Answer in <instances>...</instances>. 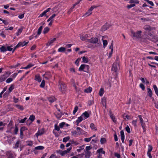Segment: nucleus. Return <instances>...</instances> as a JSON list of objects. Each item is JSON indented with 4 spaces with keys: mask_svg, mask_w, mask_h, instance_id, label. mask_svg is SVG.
<instances>
[{
    "mask_svg": "<svg viewBox=\"0 0 158 158\" xmlns=\"http://www.w3.org/2000/svg\"><path fill=\"white\" fill-rule=\"evenodd\" d=\"M59 90L63 93H64L66 91V85L64 83L60 81L59 83Z\"/></svg>",
    "mask_w": 158,
    "mask_h": 158,
    "instance_id": "obj_1",
    "label": "nucleus"
},
{
    "mask_svg": "<svg viewBox=\"0 0 158 158\" xmlns=\"http://www.w3.org/2000/svg\"><path fill=\"white\" fill-rule=\"evenodd\" d=\"M131 33L132 35V36L133 37H135L136 38H141V33H142V31H138L136 32H135L133 31H131Z\"/></svg>",
    "mask_w": 158,
    "mask_h": 158,
    "instance_id": "obj_2",
    "label": "nucleus"
},
{
    "mask_svg": "<svg viewBox=\"0 0 158 158\" xmlns=\"http://www.w3.org/2000/svg\"><path fill=\"white\" fill-rule=\"evenodd\" d=\"M119 69V64L117 63H114L113 64V67L112 68V70L116 72Z\"/></svg>",
    "mask_w": 158,
    "mask_h": 158,
    "instance_id": "obj_3",
    "label": "nucleus"
},
{
    "mask_svg": "<svg viewBox=\"0 0 158 158\" xmlns=\"http://www.w3.org/2000/svg\"><path fill=\"white\" fill-rule=\"evenodd\" d=\"M76 129L77 131V135H84L86 133L79 127H77Z\"/></svg>",
    "mask_w": 158,
    "mask_h": 158,
    "instance_id": "obj_4",
    "label": "nucleus"
},
{
    "mask_svg": "<svg viewBox=\"0 0 158 158\" xmlns=\"http://www.w3.org/2000/svg\"><path fill=\"white\" fill-rule=\"evenodd\" d=\"M89 66L88 65L82 64L79 68V70L80 71H84V72H86L84 70V69L85 68H86L87 70H89Z\"/></svg>",
    "mask_w": 158,
    "mask_h": 158,
    "instance_id": "obj_5",
    "label": "nucleus"
},
{
    "mask_svg": "<svg viewBox=\"0 0 158 158\" xmlns=\"http://www.w3.org/2000/svg\"><path fill=\"white\" fill-rule=\"evenodd\" d=\"M28 42H26L25 41H24L23 42H20L16 45V48H19L20 46L23 47L27 45Z\"/></svg>",
    "mask_w": 158,
    "mask_h": 158,
    "instance_id": "obj_6",
    "label": "nucleus"
},
{
    "mask_svg": "<svg viewBox=\"0 0 158 158\" xmlns=\"http://www.w3.org/2000/svg\"><path fill=\"white\" fill-rule=\"evenodd\" d=\"M8 72H6L5 73L1 76H0V82H2L4 81L5 79L7 78V77H6V75L7 74Z\"/></svg>",
    "mask_w": 158,
    "mask_h": 158,
    "instance_id": "obj_7",
    "label": "nucleus"
},
{
    "mask_svg": "<svg viewBox=\"0 0 158 158\" xmlns=\"http://www.w3.org/2000/svg\"><path fill=\"white\" fill-rule=\"evenodd\" d=\"M88 36V35L86 34H82L80 36V39L82 41H87L88 40L87 39Z\"/></svg>",
    "mask_w": 158,
    "mask_h": 158,
    "instance_id": "obj_8",
    "label": "nucleus"
},
{
    "mask_svg": "<svg viewBox=\"0 0 158 158\" xmlns=\"http://www.w3.org/2000/svg\"><path fill=\"white\" fill-rule=\"evenodd\" d=\"M111 26L109 24H105L104 25L101 29V31H104L106 30L107 29H108L109 27Z\"/></svg>",
    "mask_w": 158,
    "mask_h": 158,
    "instance_id": "obj_9",
    "label": "nucleus"
},
{
    "mask_svg": "<svg viewBox=\"0 0 158 158\" xmlns=\"http://www.w3.org/2000/svg\"><path fill=\"white\" fill-rule=\"evenodd\" d=\"M44 133V129H42L41 130H39L35 134L36 136L38 137L39 135H40L43 134Z\"/></svg>",
    "mask_w": 158,
    "mask_h": 158,
    "instance_id": "obj_10",
    "label": "nucleus"
},
{
    "mask_svg": "<svg viewBox=\"0 0 158 158\" xmlns=\"http://www.w3.org/2000/svg\"><path fill=\"white\" fill-rule=\"evenodd\" d=\"M98 39L97 38H92L90 40H88L87 41L93 44H95L98 42Z\"/></svg>",
    "mask_w": 158,
    "mask_h": 158,
    "instance_id": "obj_11",
    "label": "nucleus"
},
{
    "mask_svg": "<svg viewBox=\"0 0 158 158\" xmlns=\"http://www.w3.org/2000/svg\"><path fill=\"white\" fill-rule=\"evenodd\" d=\"M109 48L111 49V51L109 53V57L110 58L112 56L113 51V42L111 44Z\"/></svg>",
    "mask_w": 158,
    "mask_h": 158,
    "instance_id": "obj_12",
    "label": "nucleus"
},
{
    "mask_svg": "<svg viewBox=\"0 0 158 158\" xmlns=\"http://www.w3.org/2000/svg\"><path fill=\"white\" fill-rule=\"evenodd\" d=\"M81 115L83 118L84 120L88 118L89 116V114L87 111H85Z\"/></svg>",
    "mask_w": 158,
    "mask_h": 158,
    "instance_id": "obj_13",
    "label": "nucleus"
},
{
    "mask_svg": "<svg viewBox=\"0 0 158 158\" xmlns=\"http://www.w3.org/2000/svg\"><path fill=\"white\" fill-rule=\"evenodd\" d=\"M56 40V38H54L53 39H51L49 41L48 43H47V46H48L51 45Z\"/></svg>",
    "mask_w": 158,
    "mask_h": 158,
    "instance_id": "obj_14",
    "label": "nucleus"
},
{
    "mask_svg": "<svg viewBox=\"0 0 158 158\" xmlns=\"http://www.w3.org/2000/svg\"><path fill=\"white\" fill-rule=\"evenodd\" d=\"M110 117L114 123H116V120H115V117L114 116V115L112 114V112L110 111Z\"/></svg>",
    "mask_w": 158,
    "mask_h": 158,
    "instance_id": "obj_15",
    "label": "nucleus"
},
{
    "mask_svg": "<svg viewBox=\"0 0 158 158\" xmlns=\"http://www.w3.org/2000/svg\"><path fill=\"white\" fill-rule=\"evenodd\" d=\"M6 155L7 156V158H13V154L10 151H8L6 152Z\"/></svg>",
    "mask_w": 158,
    "mask_h": 158,
    "instance_id": "obj_16",
    "label": "nucleus"
},
{
    "mask_svg": "<svg viewBox=\"0 0 158 158\" xmlns=\"http://www.w3.org/2000/svg\"><path fill=\"white\" fill-rule=\"evenodd\" d=\"M120 135L121 136V139L122 143H124V140L125 136L124 135V132L122 130L120 131Z\"/></svg>",
    "mask_w": 158,
    "mask_h": 158,
    "instance_id": "obj_17",
    "label": "nucleus"
},
{
    "mask_svg": "<svg viewBox=\"0 0 158 158\" xmlns=\"http://www.w3.org/2000/svg\"><path fill=\"white\" fill-rule=\"evenodd\" d=\"M143 28L145 30L147 31H150L152 30V28L150 26L148 25H146L144 26Z\"/></svg>",
    "mask_w": 158,
    "mask_h": 158,
    "instance_id": "obj_18",
    "label": "nucleus"
},
{
    "mask_svg": "<svg viewBox=\"0 0 158 158\" xmlns=\"http://www.w3.org/2000/svg\"><path fill=\"white\" fill-rule=\"evenodd\" d=\"M148 95L151 98L152 96V91L151 89L149 88H148L147 89Z\"/></svg>",
    "mask_w": 158,
    "mask_h": 158,
    "instance_id": "obj_19",
    "label": "nucleus"
},
{
    "mask_svg": "<svg viewBox=\"0 0 158 158\" xmlns=\"http://www.w3.org/2000/svg\"><path fill=\"white\" fill-rule=\"evenodd\" d=\"M83 119V118L81 115V116L78 118L77 119L76 121V122L77 123H80L82 121Z\"/></svg>",
    "mask_w": 158,
    "mask_h": 158,
    "instance_id": "obj_20",
    "label": "nucleus"
},
{
    "mask_svg": "<svg viewBox=\"0 0 158 158\" xmlns=\"http://www.w3.org/2000/svg\"><path fill=\"white\" fill-rule=\"evenodd\" d=\"M35 80L38 82H40L41 81V79L39 75H36L35 76Z\"/></svg>",
    "mask_w": 158,
    "mask_h": 158,
    "instance_id": "obj_21",
    "label": "nucleus"
},
{
    "mask_svg": "<svg viewBox=\"0 0 158 158\" xmlns=\"http://www.w3.org/2000/svg\"><path fill=\"white\" fill-rule=\"evenodd\" d=\"M90 127L92 130H93L95 131H96L97 130L96 126L93 123H91L90 125Z\"/></svg>",
    "mask_w": 158,
    "mask_h": 158,
    "instance_id": "obj_22",
    "label": "nucleus"
},
{
    "mask_svg": "<svg viewBox=\"0 0 158 158\" xmlns=\"http://www.w3.org/2000/svg\"><path fill=\"white\" fill-rule=\"evenodd\" d=\"M20 143V140H18L15 144V146L14 147L15 148L17 149L19 147V145Z\"/></svg>",
    "mask_w": 158,
    "mask_h": 158,
    "instance_id": "obj_23",
    "label": "nucleus"
},
{
    "mask_svg": "<svg viewBox=\"0 0 158 158\" xmlns=\"http://www.w3.org/2000/svg\"><path fill=\"white\" fill-rule=\"evenodd\" d=\"M91 152L90 151H85V157L89 158L90 156Z\"/></svg>",
    "mask_w": 158,
    "mask_h": 158,
    "instance_id": "obj_24",
    "label": "nucleus"
},
{
    "mask_svg": "<svg viewBox=\"0 0 158 158\" xmlns=\"http://www.w3.org/2000/svg\"><path fill=\"white\" fill-rule=\"evenodd\" d=\"M103 38H104V37L102 36V41H103V47H104V48H105L106 47V45L107 44V41L106 40H104L103 39Z\"/></svg>",
    "mask_w": 158,
    "mask_h": 158,
    "instance_id": "obj_25",
    "label": "nucleus"
},
{
    "mask_svg": "<svg viewBox=\"0 0 158 158\" xmlns=\"http://www.w3.org/2000/svg\"><path fill=\"white\" fill-rule=\"evenodd\" d=\"M153 88L154 89L155 93L158 96V89L155 85H153Z\"/></svg>",
    "mask_w": 158,
    "mask_h": 158,
    "instance_id": "obj_26",
    "label": "nucleus"
},
{
    "mask_svg": "<svg viewBox=\"0 0 158 158\" xmlns=\"http://www.w3.org/2000/svg\"><path fill=\"white\" fill-rule=\"evenodd\" d=\"M48 100L50 102L52 103L56 100V99L54 97H51L48 98Z\"/></svg>",
    "mask_w": 158,
    "mask_h": 158,
    "instance_id": "obj_27",
    "label": "nucleus"
},
{
    "mask_svg": "<svg viewBox=\"0 0 158 158\" xmlns=\"http://www.w3.org/2000/svg\"><path fill=\"white\" fill-rule=\"evenodd\" d=\"M0 50L1 52H4L7 51L6 48L4 46H2L0 48Z\"/></svg>",
    "mask_w": 158,
    "mask_h": 158,
    "instance_id": "obj_28",
    "label": "nucleus"
},
{
    "mask_svg": "<svg viewBox=\"0 0 158 158\" xmlns=\"http://www.w3.org/2000/svg\"><path fill=\"white\" fill-rule=\"evenodd\" d=\"M92 90V88L90 87H89L88 88L84 90V92L87 93H89L91 92Z\"/></svg>",
    "mask_w": 158,
    "mask_h": 158,
    "instance_id": "obj_29",
    "label": "nucleus"
},
{
    "mask_svg": "<svg viewBox=\"0 0 158 158\" xmlns=\"http://www.w3.org/2000/svg\"><path fill=\"white\" fill-rule=\"evenodd\" d=\"M65 48L61 47L58 49V51L59 52H64L65 51Z\"/></svg>",
    "mask_w": 158,
    "mask_h": 158,
    "instance_id": "obj_30",
    "label": "nucleus"
},
{
    "mask_svg": "<svg viewBox=\"0 0 158 158\" xmlns=\"http://www.w3.org/2000/svg\"><path fill=\"white\" fill-rule=\"evenodd\" d=\"M82 61L84 63H87L88 62V58H86L85 56H84L82 57Z\"/></svg>",
    "mask_w": 158,
    "mask_h": 158,
    "instance_id": "obj_31",
    "label": "nucleus"
},
{
    "mask_svg": "<svg viewBox=\"0 0 158 158\" xmlns=\"http://www.w3.org/2000/svg\"><path fill=\"white\" fill-rule=\"evenodd\" d=\"M141 124V126H142V127L143 130V132H145V131H146V129L145 128L146 127V126H145V123L143 122H142V123H140Z\"/></svg>",
    "mask_w": 158,
    "mask_h": 158,
    "instance_id": "obj_32",
    "label": "nucleus"
},
{
    "mask_svg": "<svg viewBox=\"0 0 158 158\" xmlns=\"http://www.w3.org/2000/svg\"><path fill=\"white\" fill-rule=\"evenodd\" d=\"M43 28L42 26H41L39 28L37 31V35H40L41 34L42 31V29Z\"/></svg>",
    "mask_w": 158,
    "mask_h": 158,
    "instance_id": "obj_33",
    "label": "nucleus"
},
{
    "mask_svg": "<svg viewBox=\"0 0 158 158\" xmlns=\"http://www.w3.org/2000/svg\"><path fill=\"white\" fill-rule=\"evenodd\" d=\"M35 117L34 116V115H31L30 116V117L29 118V119H28L27 121H28L29 120H30L31 121V122H32L34 121V120L35 119Z\"/></svg>",
    "mask_w": 158,
    "mask_h": 158,
    "instance_id": "obj_34",
    "label": "nucleus"
},
{
    "mask_svg": "<svg viewBox=\"0 0 158 158\" xmlns=\"http://www.w3.org/2000/svg\"><path fill=\"white\" fill-rule=\"evenodd\" d=\"M80 2V1H78L77 2H76L73 5V6L71 7V8L70 9V11H72L73 9V8H74V7H75V6L77 5Z\"/></svg>",
    "mask_w": 158,
    "mask_h": 158,
    "instance_id": "obj_35",
    "label": "nucleus"
},
{
    "mask_svg": "<svg viewBox=\"0 0 158 158\" xmlns=\"http://www.w3.org/2000/svg\"><path fill=\"white\" fill-rule=\"evenodd\" d=\"M15 106L18 109L21 110H23L24 109L23 107L22 106H21L20 105H16Z\"/></svg>",
    "mask_w": 158,
    "mask_h": 158,
    "instance_id": "obj_36",
    "label": "nucleus"
},
{
    "mask_svg": "<svg viewBox=\"0 0 158 158\" xmlns=\"http://www.w3.org/2000/svg\"><path fill=\"white\" fill-rule=\"evenodd\" d=\"M44 147L42 146H39L37 147H36L35 148V150H42L44 149Z\"/></svg>",
    "mask_w": 158,
    "mask_h": 158,
    "instance_id": "obj_37",
    "label": "nucleus"
},
{
    "mask_svg": "<svg viewBox=\"0 0 158 158\" xmlns=\"http://www.w3.org/2000/svg\"><path fill=\"white\" fill-rule=\"evenodd\" d=\"M45 85V82L44 80H43L40 85V86L41 88H44Z\"/></svg>",
    "mask_w": 158,
    "mask_h": 158,
    "instance_id": "obj_38",
    "label": "nucleus"
},
{
    "mask_svg": "<svg viewBox=\"0 0 158 158\" xmlns=\"http://www.w3.org/2000/svg\"><path fill=\"white\" fill-rule=\"evenodd\" d=\"M78 109V107L77 106H76L74 108V110L73 111V114H75L76 113Z\"/></svg>",
    "mask_w": 158,
    "mask_h": 158,
    "instance_id": "obj_39",
    "label": "nucleus"
},
{
    "mask_svg": "<svg viewBox=\"0 0 158 158\" xmlns=\"http://www.w3.org/2000/svg\"><path fill=\"white\" fill-rule=\"evenodd\" d=\"M49 28L48 27H46L45 28L44 30V31H43V32L44 34H45V33H47L48 31H49Z\"/></svg>",
    "mask_w": 158,
    "mask_h": 158,
    "instance_id": "obj_40",
    "label": "nucleus"
},
{
    "mask_svg": "<svg viewBox=\"0 0 158 158\" xmlns=\"http://www.w3.org/2000/svg\"><path fill=\"white\" fill-rule=\"evenodd\" d=\"M92 14V12L91 11H90L89 10H88V11L86 12L84 15V16H88L89 15H91Z\"/></svg>",
    "mask_w": 158,
    "mask_h": 158,
    "instance_id": "obj_41",
    "label": "nucleus"
},
{
    "mask_svg": "<svg viewBox=\"0 0 158 158\" xmlns=\"http://www.w3.org/2000/svg\"><path fill=\"white\" fill-rule=\"evenodd\" d=\"M97 152L99 153H102L103 154H105V152L103 150V148H102L97 150Z\"/></svg>",
    "mask_w": 158,
    "mask_h": 158,
    "instance_id": "obj_42",
    "label": "nucleus"
},
{
    "mask_svg": "<svg viewBox=\"0 0 158 158\" xmlns=\"http://www.w3.org/2000/svg\"><path fill=\"white\" fill-rule=\"evenodd\" d=\"M69 139L70 137L69 136L66 137L63 139V141L64 142H66Z\"/></svg>",
    "mask_w": 158,
    "mask_h": 158,
    "instance_id": "obj_43",
    "label": "nucleus"
},
{
    "mask_svg": "<svg viewBox=\"0 0 158 158\" xmlns=\"http://www.w3.org/2000/svg\"><path fill=\"white\" fill-rule=\"evenodd\" d=\"M23 29L22 28H20L18 29L17 32L16 33V35L17 36H19V35L22 32Z\"/></svg>",
    "mask_w": 158,
    "mask_h": 158,
    "instance_id": "obj_44",
    "label": "nucleus"
},
{
    "mask_svg": "<svg viewBox=\"0 0 158 158\" xmlns=\"http://www.w3.org/2000/svg\"><path fill=\"white\" fill-rule=\"evenodd\" d=\"M106 142V140L105 138H102L100 139V142L101 144H104Z\"/></svg>",
    "mask_w": 158,
    "mask_h": 158,
    "instance_id": "obj_45",
    "label": "nucleus"
},
{
    "mask_svg": "<svg viewBox=\"0 0 158 158\" xmlns=\"http://www.w3.org/2000/svg\"><path fill=\"white\" fill-rule=\"evenodd\" d=\"M18 128L17 126H15V130H14V134L15 135H17L18 134Z\"/></svg>",
    "mask_w": 158,
    "mask_h": 158,
    "instance_id": "obj_46",
    "label": "nucleus"
},
{
    "mask_svg": "<svg viewBox=\"0 0 158 158\" xmlns=\"http://www.w3.org/2000/svg\"><path fill=\"white\" fill-rule=\"evenodd\" d=\"M151 40L153 41H156L157 40V38L156 36L154 35L152 38L150 39Z\"/></svg>",
    "mask_w": 158,
    "mask_h": 158,
    "instance_id": "obj_47",
    "label": "nucleus"
},
{
    "mask_svg": "<svg viewBox=\"0 0 158 158\" xmlns=\"http://www.w3.org/2000/svg\"><path fill=\"white\" fill-rule=\"evenodd\" d=\"M102 103L104 106H106V100L105 98H103L102 99Z\"/></svg>",
    "mask_w": 158,
    "mask_h": 158,
    "instance_id": "obj_48",
    "label": "nucleus"
},
{
    "mask_svg": "<svg viewBox=\"0 0 158 158\" xmlns=\"http://www.w3.org/2000/svg\"><path fill=\"white\" fill-rule=\"evenodd\" d=\"M14 89V86L13 85H11L8 89L9 93L11 92Z\"/></svg>",
    "mask_w": 158,
    "mask_h": 158,
    "instance_id": "obj_49",
    "label": "nucleus"
},
{
    "mask_svg": "<svg viewBox=\"0 0 158 158\" xmlns=\"http://www.w3.org/2000/svg\"><path fill=\"white\" fill-rule=\"evenodd\" d=\"M27 119V118L25 117L23 119H22L19 121V123H24L26 120Z\"/></svg>",
    "mask_w": 158,
    "mask_h": 158,
    "instance_id": "obj_50",
    "label": "nucleus"
},
{
    "mask_svg": "<svg viewBox=\"0 0 158 158\" xmlns=\"http://www.w3.org/2000/svg\"><path fill=\"white\" fill-rule=\"evenodd\" d=\"M70 142H71V144H75V145H77L79 144V143H77L74 140H70Z\"/></svg>",
    "mask_w": 158,
    "mask_h": 158,
    "instance_id": "obj_51",
    "label": "nucleus"
},
{
    "mask_svg": "<svg viewBox=\"0 0 158 158\" xmlns=\"http://www.w3.org/2000/svg\"><path fill=\"white\" fill-rule=\"evenodd\" d=\"M130 3H139V1L138 0H130Z\"/></svg>",
    "mask_w": 158,
    "mask_h": 158,
    "instance_id": "obj_52",
    "label": "nucleus"
},
{
    "mask_svg": "<svg viewBox=\"0 0 158 158\" xmlns=\"http://www.w3.org/2000/svg\"><path fill=\"white\" fill-rule=\"evenodd\" d=\"M104 93V90L103 89L101 88L99 91V95L100 96H102Z\"/></svg>",
    "mask_w": 158,
    "mask_h": 158,
    "instance_id": "obj_53",
    "label": "nucleus"
},
{
    "mask_svg": "<svg viewBox=\"0 0 158 158\" xmlns=\"http://www.w3.org/2000/svg\"><path fill=\"white\" fill-rule=\"evenodd\" d=\"M145 1L147 2L149 4H150L152 6H154V4L151 1H150L149 0H144Z\"/></svg>",
    "mask_w": 158,
    "mask_h": 158,
    "instance_id": "obj_54",
    "label": "nucleus"
},
{
    "mask_svg": "<svg viewBox=\"0 0 158 158\" xmlns=\"http://www.w3.org/2000/svg\"><path fill=\"white\" fill-rule=\"evenodd\" d=\"M65 124V123L64 122H63L61 123H60L59 124L60 127V128H63Z\"/></svg>",
    "mask_w": 158,
    "mask_h": 158,
    "instance_id": "obj_55",
    "label": "nucleus"
},
{
    "mask_svg": "<svg viewBox=\"0 0 158 158\" xmlns=\"http://www.w3.org/2000/svg\"><path fill=\"white\" fill-rule=\"evenodd\" d=\"M27 144L29 146H31L33 144V143L32 141H29L26 142Z\"/></svg>",
    "mask_w": 158,
    "mask_h": 158,
    "instance_id": "obj_56",
    "label": "nucleus"
},
{
    "mask_svg": "<svg viewBox=\"0 0 158 158\" xmlns=\"http://www.w3.org/2000/svg\"><path fill=\"white\" fill-rule=\"evenodd\" d=\"M55 130L57 131H59L60 127H58L56 124H55L54 125Z\"/></svg>",
    "mask_w": 158,
    "mask_h": 158,
    "instance_id": "obj_57",
    "label": "nucleus"
},
{
    "mask_svg": "<svg viewBox=\"0 0 158 158\" xmlns=\"http://www.w3.org/2000/svg\"><path fill=\"white\" fill-rule=\"evenodd\" d=\"M12 78H8L6 81V82L7 83H9L13 81Z\"/></svg>",
    "mask_w": 158,
    "mask_h": 158,
    "instance_id": "obj_58",
    "label": "nucleus"
},
{
    "mask_svg": "<svg viewBox=\"0 0 158 158\" xmlns=\"http://www.w3.org/2000/svg\"><path fill=\"white\" fill-rule=\"evenodd\" d=\"M81 60V58H78L75 61V64L77 65H78V63Z\"/></svg>",
    "mask_w": 158,
    "mask_h": 158,
    "instance_id": "obj_59",
    "label": "nucleus"
},
{
    "mask_svg": "<svg viewBox=\"0 0 158 158\" xmlns=\"http://www.w3.org/2000/svg\"><path fill=\"white\" fill-rule=\"evenodd\" d=\"M92 139V137H90L89 138H85L84 139V141L86 142H89Z\"/></svg>",
    "mask_w": 158,
    "mask_h": 158,
    "instance_id": "obj_60",
    "label": "nucleus"
},
{
    "mask_svg": "<svg viewBox=\"0 0 158 158\" xmlns=\"http://www.w3.org/2000/svg\"><path fill=\"white\" fill-rule=\"evenodd\" d=\"M126 130L128 133H130L131 132L130 128L127 125L126 127Z\"/></svg>",
    "mask_w": 158,
    "mask_h": 158,
    "instance_id": "obj_61",
    "label": "nucleus"
},
{
    "mask_svg": "<svg viewBox=\"0 0 158 158\" xmlns=\"http://www.w3.org/2000/svg\"><path fill=\"white\" fill-rule=\"evenodd\" d=\"M132 124L135 127H137V125L136 124L137 121L136 120H133L132 121Z\"/></svg>",
    "mask_w": 158,
    "mask_h": 158,
    "instance_id": "obj_62",
    "label": "nucleus"
},
{
    "mask_svg": "<svg viewBox=\"0 0 158 158\" xmlns=\"http://www.w3.org/2000/svg\"><path fill=\"white\" fill-rule=\"evenodd\" d=\"M152 147L151 146L149 145L148 146V152H151L152 151Z\"/></svg>",
    "mask_w": 158,
    "mask_h": 158,
    "instance_id": "obj_63",
    "label": "nucleus"
},
{
    "mask_svg": "<svg viewBox=\"0 0 158 158\" xmlns=\"http://www.w3.org/2000/svg\"><path fill=\"white\" fill-rule=\"evenodd\" d=\"M114 156L117 158H121L120 155L117 153H115Z\"/></svg>",
    "mask_w": 158,
    "mask_h": 158,
    "instance_id": "obj_64",
    "label": "nucleus"
}]
</instances>
